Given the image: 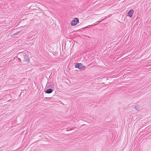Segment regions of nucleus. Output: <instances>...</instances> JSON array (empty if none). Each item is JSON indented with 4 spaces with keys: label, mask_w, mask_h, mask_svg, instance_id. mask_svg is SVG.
<instances>
[{
    "label": "nucleus",
    "mask_w": 151,
    "mask_h": 151,
    "mask_svg": "<svg viewBox=\"0 0 151 151\" xmlns=\"http://www.w3.org/2000/svg\"><path fill=\"white\" fill-rule=\"evenodd\" d=\"M19 32H17V34H18V33H19Z\"/></svg>",
    "instance_id": "nucleus-9"
},
{
    "label": "nucleus",
    "mask_w": 151,
    "mask_h": 151,
    "mask_svg": "<svg viewBox=\"0 0 151 151\" xmlns=\"http://www.w3.org/2000/svg\"><path fill=\"white\" fill-rule=\"evenodd\" d=\"M53 91V90L51 88H49L47 89L46 91H45V92L47 93H52Z\"/></svg>",
    "instance_id": "nucleus-5"
},
{
    "label": "nucleus",
    "mask_w": 151,
    "mask_h": 151,
    "mask_svg": "<svg viewBox=\"0 0 151 151\" xmlns=\"http://www.w3.org/2000/svg\"><path fill=\"white\" fill-rule=\"evenodd\" d=\"M18 56L21 58L22 60L23 61H27L28 59V56L24 54L23 52L19 53L18 55Z\"/></svg>",
    "instance_id": "nucleus-1"
},
{
    "label": "nucleus",
    "mask_w": 151,
    "mask_h": 151,
    "mask_svg": "<svg viewBox=\"0 0 151 151\" xmlns=\"http://www.w3.org/2000/svg\"><path fill=\"white\" fill-rule=\"evenodd\" d=\"M134 13L133 10H130L127 13V15L129 17H131Z\"/></svg>",
    "instance_id": "nucleus-4"
},
{
    "label": "nucleus",
    "mask_w": 151,
    "mask_h": 151,
    "mask_svg": "<svg viewBox=\"0 0 151 151\" xmlns=\"http://www.w3.org/2000/svg\"><path fill=\"white\" fill-rule=\"evenodd\" d=\"M134 108L136 110H138L140 109V107H139V106L137 105L136 106H135Z\"/></svg>",
    "instance_id": "nucleus-6"
},
{
    "label": "nucleus",
    "mask_w": 151,
    "mask_h": 151,
    "mask_svg": "<svg viewBox=\"0 0 151 151\" xmlns=\"http://www.w3.org/2000/svg\"><path fill=\"white\" fill-rule=\"evenodd\" d=\"M107 17H105V18L104 19H106ZM104 19H103V20H102L101 21H102V20H103Z\"/></svg>",
    "instance_id": "nucleus-7"
},
{
    "label": "nucleus",
    "mask_w": 151,
    "mask_h": 151,
    "mask_svg": "<svg viewBox=\"0 0 151 151\" xmlns=\"http://www.w3.org/2000/svg\"><path fill=\"white\" fill-rule=\"evenodd\" d=\"M75 67L76 68H78L80 70H84L85 68V66L81 63H76L75 64Z\"/></svg>",
    "instance_id": "nucleus-2"
},
{
    "label": "nucleus",
    "mask_w": 151,
    "mask_h": 151,
    "mask_svg": "<svg viewBox=\"0 0 151 151\" xmlns=\"http://www.w3.org/2000/svg\"><path fill=\"white\" fill-rule=\"evenodd\" d=\"M79 19L78 18H74L71 23V24L72 26L76 25L77 23L79 22Z\"/></svg>",
    "instance_id": "nucleus-3"
},
{
    "label": "nucleus",
    "mask_w": 151,
    "mask_h": 151,
    "mask_svg": "<svg viewBox=\"0 0 151 151\" xmlns=\"http://www.w3.org/2000/svg\"><path fill=\"white\" fill-rule=\"evenodd\" d=\"M18 58L19 59H20V60H21V58Z\"/></svg>",
    "instance_id": "nucleus-8"
}]
</instances>
